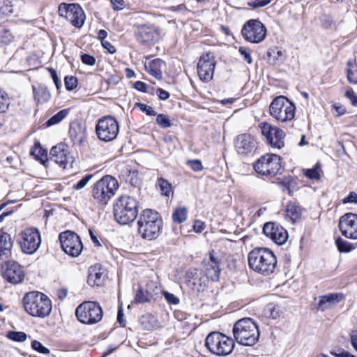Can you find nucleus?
<instances>
[{
    "instance_id": "3",
    "label": "nucleus",
    "mask_w": 357,
    "mask_h": 357,
    "mask_svg": "<svg viewBox=\"0 0 357 357\" xmlns=\"http://www.w3.org/2000/svg\"><path fill=\"white\" fill-rule=\"evenodd\" d=\"M139 202L129 195L120 196L114 203V216L120 225H128L133 222L139 212Z\"/></svg>"
},
{
    "instance_id": "18",
    "label": "nucleus",
    "mask_w": 357,
    "mask_h": 357,
    "mask_svg": "<svg viewBox=\"0 0 357 357\" xmlns=\"http://www.w3.org/2000/svg\"><path fill=\"white\" fill-rule=\"evenodd\" d=\"M3 278L13 284L21 283L25 276L22 266L14 261H8L1 265Z\"/></svg>"
},
{
    "instance_id": "40",
    "label": "nucleus",
    "mask_w": 357,
    "mask_h": 357,
    "mask_svg": "<svg viewBox=\"0 0 357 357\" xmlns=\"http://www.w3.org/2000/svg\"><path fill=\"white\" fill-rule=\"evenodd\" d=\"M158 185L160 187L162 195L169 197L170 194L172 193V184L167 180L163 178H159L158 179Z\"/></svg>"
},
{
    "instance_id": "49",
    "label": "nucleus",
    "mask_w": 357,
    "mask_h": 357,
    "mask_svg": "<svg viewBox=\"0 0 357 357\" xmlns=\"http://www.w3.org/2000/svg\"><path fill=\"white\" fill-rule=\"evenodd\" d=\"M240 54L243 57L244 61L248 63L251 64L252 63V59L251 56V50L246 47H240L238 49Z\"/></svg>"
},
{
    "instance_id": "43",
    "label": "nucleus",
    "mask_w": 357,
    "mask_h": 357,
    "mask_svg": "<svg viewBox=\"0 0 357 357\" xmlns=\"http://www.w3.org/2000/svg\"><path fill=\"white\" fill-rule=\"evenodd\" d=\"M283 56V53L281 50L277 47L269 49L267 52V56L270 62L276 63V61L279 60L281 56Z\"/></svg>"
},
{
    "instance_id": "4",
    "label": "nucleus",
    "mask_w": 357,
    "mask_h": 357,
    "mask_svg": "<svg viewBox=\"0 0 357 357\" xmlns=\"http://www.w3.org/2000/svg\"><path fill=\"white\" fill-rule=\"evenodd\" d=\"M24 310L30 315L44 318L52 311V302L44 294L38 291L26 293L22 298Z\"/></svg>"
},
{
    "instance_id": "31",
    "label": "nucleus",
    "mask_w": 357,
    "mask_h": 357,
    "mask_svg": "<svg viewBox=\"0 0 357 357\" xmlns=\"http://www.w3.org/2000/svg\"><path fill=\"white\" fill-rule=\"evenodd\" d=\"M103 272L98 265L91 266L89 268L87 282L91 286H99L102 281Z\"/></svg>"
},
{
    "instance_id": "36",
    "label": "nucleus",
    "mask_w": 357,
    "mask_h": 357,
    "mask_svg": "<svg viewBox=\"0 0 357 357\" xmlns=\"http://www.w3.org/2000/svg\"><path fill=\"white\" fill-rule=\"evenodd\" d=\"M140 322L144 329L150 331L156 326L157 319L153 315L147 314L141 317Z\"/></svg>"
},
{
    "instance_id": "16",
    "label": "nucleus",
    "mask_w": 357,
    "mask_h": 357,
    "mask_svg": "<svg viewBox=\"0 0 357 357\" xmlns=\"http://www.w3.org/2000/svg\"><path fill=\"white\" fill-rule=\"evenodd\" d=\"M261 135L266 138V142L272 148L280 149L284 146L285 134L280 128L273 126L267 122L259 125Z\"/></svg>"
},
{
    "instance_id": "1",
    "label": "nucleus",
    "mask_w": 357,
    "mask_h": 357,
    "mask_svg": "<svg viewBox=\"0 0 357 357\" xmlns=\"http://www.w3.org/2000/svg\"><path fill=\"white\" fill-rule=\"evenodd\" d=\"M138 232L144 239H156L162 227V219L156 211L146 208L143 210L137 220Z\"/></svg>"
},
{
    "instance_id": "2",
    "label": "nucleus",
    "mask_w": 357,
    "mask_h": 357,
    "mask_svg": "<svg viewBox=\"0 0 357 357\" xmlns=\"http://www.w3.org/2000/svg\"><path fill=\"white\" fill-rule=\"evenodd\" d=\"M248 265L254 271L268 275L274 272L277 266V259L271 250L257 248L248 254Z\"/></svg>"
},
{
    "instance_id": "9",
    "label": "nucleus",
    "mask_w": 357,
    "mask_h": 357,
    "mask_svg": "<svg viewBox=\"0 0 357 357\" xmlns=\"http://www.w3.org/2000/svg\"><path fill=\"white\" fill-rule=\"evenodd\" d=\"M77 320L87 325L98 323L102 318L103 312L100 304L95 301H84L75 310Z\"/></svg>"
},
{
    "instance_id": "44",
    "label": "nucleus",
    "mask_w": 357,
    "mask_h": 357,
    "mask_svg": "<svg viewBox=\"0 0 357 357\" xmlns=\"http://www.w3.org/2000/svg\"><path fill=\"white\" fill-rule=\"evenodd\" d=\"M155 122L162 128H168L172 126V122L168 116L163 114L157 115Z\"/></svg>"
},
{
    "instance_id": "41",
    "label": "nucleus",
    "mask_w": 357,
    "mask_h": 357,
    "mask_svg": "<svg viewBox=\"0 0 357 357\" xmlns=\"http://www.w3.org/2000/svg\"><path fill=\"white\" fill-rule=\"evenodd\" d=\"M347 79L351 84H357V63L348 62Z\"/></svg>"
},
{
    "instance_id": "45",
    "label": "nucleus",
    "mask_w": 357,
    "mask_h": 357,
    "mask_svg": "<svg viewBox=\"0 0 357 357\" xmlns=\"http://www.w3.org/2000/svg\"><path fill=\"white\" fill-rule=\"evenodd\" d=\"M266 314L272 319H276L279 317V309L274 303L268 304L264 309Z\"/></svg>"
},
{
    "instance_id": "46",
    "label": "nucleus",
    "mask_w": 357,
    "mask_h": 357,
    "mask_svg": "<svg viewBox=\"0 0 357 357\" xmlns=\"http://www.w3.org/2000/svg\"><path fill=\"white\" fill-rule=\"evenodd\" d=\"M13 38V35L8 29H0V44H8Z\"/></svg>"
},
{
    "instance_id": "47",
    "label": "nucleus",
    "mask_w": 357,
    "mask_h": 357,
    "mask_svg": "<svg viewBox=\"0 0 357 357\" xmlns=\"http://www.w3.org/2000/svg\"><path fill=\"white\" fill-rule=\"evenodd\" d=\"M319 169V163L318 162L316 164L314 167H313L312 169H305V175L310 179L319 180L320 178Z\"/></svg>"
},
{
    "instance_id": "13",
    "label": "nucleus",
    "mask_w": 357,
    "mask_h": 357,
    "mask_svg": "<svg viewBox=\"0 0 357 357\" xmlns=\"http://www.w3.org/2000/svg\"><path fill=\"white\" fill-rule=\"evenodd\" d=\"M134 36L141 45L150 46L160 38L159 29L155 25L147 23L135 26Z\"/></svg>"
},
{
    "instance_id": "21",
    "label": "nucleus",
    "mask_w": 357,
    "mask_h": 357,
    "mask_svg": "<svg viewBox=\"0 0 357 357\" xmlns=\"http://www.w3.org/2000/svg\"><path fill=\"white\" fill-rule=\"evenodd\" d=\"M235 148L241 155H252L257 149V142L250 134H241L236 137Z\"/></svg>"
},
{
    "instance_id": "8",
    "label": "nucleus",
    "mask_w": 357,
    "mask_h": 357,
    "mask_svg": "<svg viewBox=\"0 0 357 357\" xmlns=\"http://www.w3.org/2000/svg\"><path fill=\"white\" fill-rule=\"evenodd\" d=\"M271 116L278 121H291L295 116L296 106L283 96L275 98L269 107Z\"/></svg>"
},
{
    "instance_id": "59",
    "label": "nucleus",
    "mask_w": 357,
    "mask_h": 357,
    "mask_svg": "<svg viewBox=\"0 0 357 357\" xmlns=\"http://www.w3.org/2000/svg\"><path fill=\"white\" fill-rule=\"evenodd\" d=\"M48 70L50 73L51 77H52V79H53V81H54V82L55 84V86H56V89L58 90L60 89V88L61 86V82L59 80V77L57 75L56 71L54 69L52 68H49Z\"/></svg>"
},
{
    "instance_id": "42",
    "label": "nucleus",
    "mask_w": 357,
    "mask_h": 357,
    "mask_svg": "<svg viewBox=\"0 0 357 357\" xmlns=\"http://www.w3.org/2000/svg\"><path fill=\"white\" fill-rule=\"evenodd\" d=\"M7 337L13 341L22 342L26 340L27 335L22 331H8Z\"/></svg>"
},
{
    "instance_id": "7",
    "label": "nucleus",
    "mask_w": 357,
    "mask_h": 357,
    "mask_svg": "<svg viewBox=\"0 0 357 357\" xmlns=\"http://www.w3.org/2000/svg\"><path fill=\"white\" fill-rule=\"evenodd\" d=\"M205 346L211 353L218 356H225L233 351L235 343L231 337L214 331L206 336Z\"/></svg>"
},
{
    "instance_id": "37",
    "label": "nucleus",
    "mask_w": 357,
    "mask_h": 357,
    "mask_svg": "<svg viewBox=\"0 0 357 357\" xmlns=\"http://www.w3.org/2000/svg\"><path fill=\"white\" fill-rule=\"evenodd\" d=\"M68 112V109H66L60 110L47 121V126H52L60 123L63 119H64L66 117Z\"/></svg>"
},
{
    "instance_id": "29",
    "label": "nucleus",
    "mask_w": 357,
    "mask_h": 357,
    "mask_svg": "<svg viewBox=\"0 0 357 357\" xmlns=\"http://www.w3.org/2000/svg\"><path fill=\"white\" fill-rule=\"evenodd\" d=\"M303 208L295 202H289L285 208V217L293 223L301 218Z\"/></svg>"
},
{
    "instance_id": "27",
    "label": "nucleus",
    "mask_w": 357,
    "mask_h": 357,
    "mask_svg": "<svg viewBox=\"0 0 357 357\" xmlns=\"http://www.w3.org/2000/svg\"><path fill=\"white\" fill-rule=\"evenodd\" d=\"M344 298L342 293H331L319 297L317 309L321 312L330 308L331 306L337 304Z\"/></svg>"
},
{
    "instance_id": "17",
    "label": "nucleus",
    "mask_w": 357,
    "mask_h": 357,
    "mask_svg": "<svg viewBox=\"0 0 357 357\" xmlns=\"http://www.w3.org/2000/svg\"><path fill=\"white\" fill-rule=\"evenodd\" d=\"M59 13L65 17L72 25L81 27L84 22V13L79 5L76 3H62L59 6Z\"/></svg>"
},
{
    "instance_id": "23",
    "label": "nucleus",
    "mask_w": 357,
    "mask_h": 357,
    "mask_svg": "<svg viewBox=\"0 0 357 357\" xmlns=\"http://www.w3.org/2000/svg\"><path fill=\"white\" fill-rule=\"evenodd\" d=\"M187 285L194 291H203L206 286L208 278L197 268L189 269L186 273Z\"/></svg>"
},
{
    "instance_id": "34",
    "label": "nucleus",
    "mask_w": 357,
    "mask_h": 357,
    "mask_svg": "<svg viewBox=\"0 0 357 357\" xmlns=\"http://www.w3.org/2000/svg\"><path fill=\"white\" fill-rule=\"evenodd\" d=\"M152 298L153 293H151L148 289L144 290L141 287H139L137 291L135 301L137 303H144L149 302Z\"/></svg>"
},
{
    "instance_id": "51",
    "label": "nucleus",
    "mask_w": 357,
    "mask_h": 357,
    "mask_svg": "<svg viewBox=\"0 0 357 357\" xmlns=\"http://www.w3.org/2000/svg\"><path fill=\"white\" fill-rule=\"evenodd\" d=\"M186 165L189 166L194 172H200L203 169V165L200 160H189L186 162Z\"/></svg>"
},
{
    "instance_id": "11",
    "label": "nucleus",
    "mask_w": 357,
    "mask_h": 357,
    "mask_svg": "<svg viewBox=\"0 0 357 357\" xmlns=\"http://www.w3.org/2000/svg\"><path fill=\"white\" fill-rule=\"evenodd\" d=\"M280 157L276 154L266 153L261 156L254 164L255 171L262 176L273 177L281 169Z\"/></svg>"
},
{
    "instance_id": "38",
    "label": "nucleus",
    "mask_w": 357,
    "mask_h": 357,
    "mask_svg": "<svg viewBox=\"0 0 357 357\" xmlns=\"http://www.w3.org/2000/svg\"><path fill=\"white\" fill-rule=\"evenodd\" d=\"M335 245L338 251L340 252H349L355 248L351 243L344 240L341 237H338L335 240Z\"/></svg>"
},
{
    "instance_id": "55",
    "label": "nucleus",
    "mask_w": 357,
    "mask_h": 357,
    "mask_svg": "<svg viewBox=\"0 0 357 357\" xmlns=\"http://www.w3.org/2000/svg\"><path fill=\"white\" fill-rule=\"evenodd\" d=\"M271 3V0H252L248 2V5L253 8H261Z\"/></svg>"
},
{
    "instance_id": "50",
    "label": "nucleus",
    "mask_w": 357,
    "mask_h": 357,
    "mask_svg": "<svg viewBox=\"0 0 357 357\" xmlns=\"http://www.w3.org/2000/svg\"><path fill=\"white\" fill-rule=\"evenodd\" d=\"M136 107H137L141 111L146 113L148 116H155L156 112L153 109V108L149 105H147L144 103L137 102L135 104Z\"/></svg>"
},
{
    "instance_id": "20",
    "label": "nucleus",
    "mask_w": 357,
    "mask_h": 357,
    "mask_svg": "<svg viewBox=\"0 0 357 357\" xmlns=\"http://www.w3.org/2000/svg\"><path fill=\"white\" fill-rule=\"evenodd\" d=\"M215 66V62L212 54L206 53L202 55L197 63L199 78L206 82L211 81L213 76Z\"/></svg>"
},
{
    "instance_id": "5",
    "label": "nucleus",
    "mask_w": 357,
    "mask_h": 357,
    "mask_svg": "<svg viewBox=\"0 0 357 357\" xmlns=\"http://www.w3.org/2000/svg\"><path fill=\"white\" fill-rule=\"evenodd\" d=\"M236 341L244 346H252L259 337L258 326L251 318H243L237 321L233 327Z\"/></svg>"
},
{
    "instance_id": "24",
    "label": "nucleus",
    "mask_w": 357,
    "mask_h": 357,
    "mask_svg": "<svg viewBox=\"0 0 357 357\" xmlns=\"http://www.w3.org/2000/svg\"><path fill=\"white\" fill-rule=\"evenodd\" d=\"M204 275L212 281H216L219 279L220 268V261L215 257L213 252H209L208 259H205L203 261Z\"/></svg>"
},
{
    "instance_id": "57",
    "label": "nucleus",
    "mask_w": 357,
    "mask_h": 357,
    "mask_svg": "<svg viewBox=\"0 0 357 357\" xmlns=\"http://www.w3.org/2000/svg\"><path fill=\"white\" fill-rule=\"evenodd\" d=\"M331 354L335 357H356L355 355L351 354L347 351H344V349H333L330 351Z\"/></svg>"
},
{
    "instance_id": "12",
    "label": "nucleus",
    "mask_w": 357,
    "mask_h": 357,
    "mask_svg": "<svg viewBox=\"0 0 357 357\" xmlns=\"http://www.w3.org/2000/svg\"><path fill=\"white\" fill-rule=\"evenodd\" d=\"M18 243L24 253L31 255L36 252L40 243V234L36 228H26L19 234Z\"/></svg>"
},
{
    "instance_id": "56",
    "label": "nucleus",
    "mask_w": 357,
    "mask_h": 357,
    "mask_svg": "<svg viewBox=\"0 0 357 357\" xmlns=\"http://www.w3.org/2000/svg\"><path fill=\"white\" fill-rule=\"evenodd\" d=\"M82 62L88 66H94L96 64V58L89 54H83L81 55Z\"/></svg>"
},
{
    "instance_id": "15",
    "label": "nucleus",
    "mask_w": 357,
    "mask_h": 357,
    "mask_svg": "<svg viewBox=\"0 0 357 357\" xmlns=\"http://www.w3.org/2000/svg\"><path fill=\"white\" fill-rule=\"evenodd\" d=\"M241 34L247 41L259 43L265 39L266 28L259 20L252 19L243 25Z\"/></svg>"
},
{
    "instance_id": "61",
    "label": "nucleus",
    "mask_w": 357,
    "mask_h": 357,
    "mask_svg": "<svg viewBox=\"0 0 357 357\" xmlns=\"http://www.w3.org/2000/svg\"><path fill=\"white\" fill-rule=\"evenodd\" d=\"M321 24H322L323 26L328 29V28H330L332 26V25L333 24V21L331 17H330L328 15H325L321 19Z\"/></svg>"
},
{
    "instance_id": "6",
    "label": "nucleus",
    "mask_w": 357,
    "mask_h": 357,
    "mask_svg": "<svg viewBox=\"0 0 357 357\" xmlns=\"http://www.w3.org/2000/svg\"><path fill=\"white\" fill-rule=\"evenodd\" d=\"M118 188L117 180L110 175H106L94 183L91 195L96 203L105 206L114 197Z\"/></svg>"
},
{
    "instance_id": "10",
    "label": "nucleus",
    "mask_w": 357,
    "mask_h": 357,
    "mask_svg": "<svg viewBox=\"0 0 357 357\" xmlns=\"http://www.w3.org/2000/svg\"><path fill=\"white\" fill-rule=\"evenodd\" d=\"M119 132V123L112 116H105L98 120L96 125V133L102 142H109L114 140Z\"/></svg>"
},
{
    "instance_id": "33",
    "label": "nucleus",
    "mask_w": 357,
    "mask_h": 357,
    "mask_svg": "<svg viewBox=\"0 0 357 357\" xmlns=\"http://www.w3.org/2000/svg\"><path fill=\"white\" fill-rule=\"evenodd\" d=\"M31 155H33L35 159L40 161L43 165L47 162V151L44 149L39 142H36L33 148L30 151Z\"/></svg>"
},
{
    "instance_id": "28",
    "label": "nucleus",
    "mask_w": 357,
    "mask_h": 357,
    "mask_svg": "<svg viewBox=\"0 0 357 357\" xmlns=\"http://www.w3.org/2000/svg\"><path fill=\"white\" fill-rule=\"evenodd\" d=\"M13 243L9 234L0 231V258H8L11 255Z\"/></svg>"
},
{
    "instance_id": "14",
    "label": "nucleus",
    "mask_w": 357,
    "mask_h": 357,
    "mask_svg": "<svg viewBox=\"0 0 357 357\" xmlns=\"http://www.w3.org/2000/svg\"><path fill=\"white\" fill-rule=\"evenodd\" d=\"M59 238L62 250L73 257H78L83 249V245L79 236L71 231L61 232Z\"/></svg>"
},
{
    "instance_id": "64",
    "label": "nucleus",
    "mask_w": 357,
    "mask_h": 357,
    "mask_svg": "<svg viewBox=\"0 0 357 357\" xmlns=\"http://www.w3.org/2000/svg\"><path fill=\"white\" fill-rule=\"evenodd\" d=\"M134 88L141 92H146L147 89V85L141 81H137L134 84Z\"/></svg>"
},
{
    "instance_id": "52",
    "label": "nucleus",
    "mask_w": 357,
    "mask_h": 357,
    "mask_svg": "<svg viewBox=\"0 0 357 357\" xmlns=\"http://www.w3.org/2000/svg\"><path fill=\"white\" fill-rule=\"evenodd\" d=\"M92 177V174H86L81 180L73 185V188L75 190H81L84 188Z\"/></svg>"
},
{
    "instance_id": "35",
    "label": "nucleus",
    "mask_w": 357,
    "mask_h": 357,
    "mask_svg": "<svg viewBox=\"0 0 357 357\" xmlns=\"http://www.w3.org/2000/svg\"><path fill=\"white\" fill-rule=\"evenodd\" d=\"M278 184L284 189L288 191L289 195H291L293 190L296 188L297 181L293 176L285 177L282 181H280Z\"/></svg>"
},
{
    "instance_id": "19",
    "label": "nucleus",
    "mask_w": 357,
    "mask_h": 357,
    "mask_svg": "<svg viewBox=\"0 0 357 357\" xmlns=\"http://www.w3.org/2000/svg\"><path fill=\"white\" fill-rule=\"evenodd\" d=\"M339 228L342 234L347 238L357 239V215L347 213L341 216Z\"/></svg>"
},
{
    "instance_id": "53",
    "label": "nucleus",
    "mask_w": 357,
    "mask_h": 357,
    "mask_svg": "<svg viewBox=\"0 0 357 357\" xmlns=\"http://www.w3.org/2000/svg\"><path fill=\"white\" fill-rule=\"evenodd\" d=\"M162 295L164 296L165 300L169 305H177L179 303V298L176 297L174 294L169 293L167 291H163Z\"/></svg>"
},
{
    "instance_id": "58",
    "label": "nucleus",
    "mask_w": 357,
    "mask_h": 357,
    "mask_svg": "<svg viewBox=\"0 0 357 357\" xmlns=\"http://www.w3.org/2000/svg\"><path fill=\"white\" fill-rule=\"evenodd\" d=\"M345 96L349 99L353 106L357 107V96L353 89H350L345 92Z\"/></svg>"
},
{
    "instance_id": "54",
    "label": "nucleus",
    "mask_w": 357,
    "mask_h": 357,
    "mask_svg": "<svg viewBox=\"0 0 357 357\" xmlns=\"http://www.w3.org/2000/svg\"><path fill=\"white\" fill-rule=\"evenodd\" d=\"M31 347L33 349L40 354H47L50 353L49 349L44 347L39 341L37 340H33L31 342Z\"/></svg>"
},
{
    "instance_id": "22",
    "label": "nucleus",
    "mask_w": 357,
    "mask_h": 357,
    "mask_svg": "<svg viewBox=\"0 0 357 357\" xmlns=\"http://www.w3.org/2000/svg\"><path fill=\"white\" fill-rule=\"evenodd\" d=\"M263 233L278 245H283L288 238L287 230L279 224L273 222L264 224Z\"/></svg>"
},
{
    "instance_id": "25",
    "label": "nucleus",
    "mask_w": 357,
    "mask_h": 357,
    "mask_svg": "<svg viewBox=\"0 0 357 357\" xmlns=\"http://www.w3.org/2000/svg\"><path fill=\"white\" fill-rule=\"evenodd\" d=\"M69 137L74 145H81L86 136V128L84 123L75 120L70 124Z\"/></svg>"
},
{
    "instance_id": "26",
    "label": "nucleus",
    "mask_w": 357,
    "mask_h": 357,
    "mask_svg": "<svg viewBox=\"0 0 357 357\" xmlns=\"http://www.w3.org/2000/svg\"><path fill=\"white\" fill-rule=\"evenodd\" d=\"M50 160L59 166L66 168L68 162V152L65 144H59L53 146L50 150Z\"/></svg>"
},
{
    "instance_id": "30",
    "label": "nucleus",
    "mask_w": 357,
    "mask_h": 357,
    "mask_svg": "<svg viewBox=\"0 0 357 357\" xmlns=\"http://www.w3.org/2000/svg\"><path fill=\"white\" fill-rule=\"evenodd\" d=\"M163 64L164 61L162 60L155 59L146 64L145 68L149 74L160 80L162 78V66Z\"/></svg>"
},
{
    "instance_id": "62",
    "label": "nucleus",
    "mask_w": 357,
    "mask_h": 357,
    "mask_svg": "<svg viewBox=\"0 0 357 357\" xmlns=\"http://www.w3.org/2000/svg\"><path fill=\"white\" fill-rule=\"evenodd\" d=\"M156 93L160 100H165L169 98V92L162 89H158Z\"/></svg>"
},
{
    "instance_id": "63",
    "label": "nucleus",
    "mask_w": 357,
    "mask_h": 357,
    "mask_svg": "<svg viewBox=\"0 0 357 357\" xmlns=\"http://www.w3.org/2000/svg\"><path fill=\"white\" fill-rule=\"evenodd\" d=\"M205 225L199 220H196L193 225V229L197 233H201L204 231Z\"/></svg>"
},
{
    "instance_id": "39",
    "label": "nucleus",
    "mask_w": 357,
    "mask_h": 357,
    "mask_svg": "<svg viewBox=\"0 0 357 357\" xmlns=\"http://www.w3.org/2000/svg\"><path fill=\"white\" fill-rule=\"evenodd\" d=\"M187 218V209L185 207H179L174 210L172 214V220L177 223H182Z\"/></svg>"
},
{
    "instance_id": "60",
    "label": "nucleus",
    "mask_w": 357,
    "mask_h": 357,
    "mask_svg": "<svg viewBox=\"0 0 357 357\" xmlns=\"http://www.w3.org/2000/svg\"><path fill=\"white\" fill-rule=\"evenodd\" d=\"M343 202L357 204V194L354 192H351L348 196L343 199Z\"/></svg>"
},
{
    "instance_id": "48",
    "label": "nucleus",
    "mask_w": 357,
    "mask_h": 357,
    "mask_svg": "<svg viewBox=\"0 0 357 357\" xmlns=\"http://www.w3.org/2000/svg\"><path fill=\"white\" fill-rule=\"evenodd\" d=\"M64 84L66 90L73 91L77 86V79L74 76H66L64 78Z\"/></svg>"
},
{
    "instance_id": "32",
    "label": "nucleus",
    "mask_w": 357,
    "mask_h": 357,
    "mask_svg": "<svg viewBox=\"0 0 357 357\" xmlns=\"http://www.w3.org/2000/svg\"><path fill=\"white\" fill-rule=\"evenodd\" d=\"M33 92L34 99L38 103L47 102L51 96L47 87L42 84L38 85V86H33Z\"/></svg>"
}]
</instances>
